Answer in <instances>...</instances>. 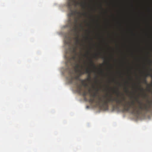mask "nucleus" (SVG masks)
Masks as SVG:
<instances>
[{
	"instance_id": "nucleus-15",
	"label": "nucleus",
	"mask_w": 152,
	"mask_h": 152,
	"mask_svg": "<svg viewBox=\"0 0 152 152\" xmlns=\"http://www.w3.org/2000/svg\"><path fill=\"white\" fill-rule=\"evenodd\" d=\"M79 27L80 28L81 30H83L84 28L81 23H80L79 24Z\"/></svg>"
},
{
	"instance_id": "nucleus-26",
	"label": "nucleus",
	"mask_w": 152,
	"mask_h": 152,
	"mask_svg": "<svg viewBox=\"0 0 152 152\" xmlns=\"http://www.w3.org/2000/svg\"><path fill=\"white\" fill-rule=\"evenodd\" d=\"M86 39H88V37H86Z\"/></svg>"
},
{
	"instance_id": "nucleus-19",
	"label": "nucleus",
	"mask_w": 152,
	"mask_h": 152,
	"mask_svg": "<svg viewBox=\"0 0 152 152\" xmlns=\"http://www.w3.org/2000/svg\"><path fill=\"white\" fill-rule=\"evenodd\" d=\"M99 54L100 55V58H102L104 59H105L106 57H105L103 56L102 55H101L100 54Z\"/></svg>"
},
{
	"instance_id": "nucleus-1",
	"label": "nucleus",
	"mask_w": 152,
	"mask_h": 152,
	"mask_svg": "<svg viewBox=\"0 0 152 152\" xmlns=\"http://www.w3.org/2000/svg\"><path fill=\"white\" fill-rule=\"evenodd\" d=\"M135 99L139 104L138 109H137L136 107L134 106L135 102L133 100H132L131 102H125L126 100V98L124 96L122 97L121 99L117 98H113L111 95H109L108 94H106L105 95H103L102 97H98L97 100L95 102L100 108L104 110H107L108 109V104L115 101L117 104L123 106L124 107V110L126 111H129L130 108H132L133 110L132 111V113L133 114L139 115L141 113L142 110L148 112L151 109L152 107V101L148 100V104H144L143 106H142V103L139 101L138 97H135Z\"/></svg>"
},
{
	"instance_id": "nucleus-23",
	"label": "nucleus",
	"mask_w": 152,
	"mask_h": 152,
	"mask_svg": "<svg viewBox=\"0 0 152 152\" xmlns=\"http://www.w3.org/2000/svg\"><path fill=\"white\" fill-rule=\"evenodd\" d=\"M148 88H149V89H148V90L149 91H150V86H149V85H148Z\"/></svg>"
},
{
	"instance_id": "nucleus-9",
	"label": "nucleus",
	"mask_w": 152,
	"mask_h": 152,
	"mask_svg": "<svg viewBox=\"0 0 152 152\" xmlns=\"http://www.w3.org/2000/svg\"><path fill=\"white\" fill-rule=\"evenodd\" d=\"M89 61L90 65V66L92 67L94 69H96V67L95 65L94 64L92 59L91 58H90L89 59Z\"/></svg>"
},
{
	"instance_id": "nucleus-17",
	"label": "nucleus",
	"mask_w": 152,
	"mask_h": 152,
	"mask_svg": "<svg viewBox=\"0 0 152 152\" xmlns=\"http://www.w3.org/2000/svg\"><path fill=\"white\" fill-rule=\"evenodd\" d=\"M125 92H126V93H129V91L128 89V88H127V87H126L125 88Z\"/></svg>"
},
{
	"instance_id": "nucleus-5",
	"label": "nucleus",
	"mask_w": 152,
	"mask_h": 152,
	"mask_svg": "<svg viewBox=\"0 0 152 152\" xmlns=\"http://www.w3.org/2000/svg\"><path fill=\"white\" fill-rule=\"evenodd\" d=\"M96 80L95 81V83L96 86V87H95V85H92V88L95 90L96 92L92 93V91L91 89L90 88L88 89V93L90 96L91 97H93L94 98L96 97L97 93L100 89V88H98V87L99 85L98 80L96 78Z\"/></svg>"
},
{
	"instance_id": "nucleus-2",
	"label": "nucleus",
	"mask_w": 152,
	"mask_h": 152,
	"mask_svg": "<svg viewBox=\"0 0 152 152\" xmlns=\"http://www.w3.org/2000/svg\"><path fill=\"white\" fill-rule=\"evenodd\" d=\"M86 5V2H81L77 1L76 0H67V6L69 10L70 11V12L68 14V16L71 17L76 14L81 15H85V13H82L80 12H78L77 10L73 11L72 10V6L74 5L75 6L77 5H80L83 8L85 9Z\"/></svg>"
},
{
	"instance_id": "nucleus-6",
	"label": "nucleus",
	"mask_w": 152,
	"mask_h": 152,
	"mask_svg": "<svg viewBox=\"0 0 152 152\" xmlns=\"http://www.w3.org/2000/svg\"><path fill=\"white\" fill-rule=\"evenodd\" d=\"M75 78L76 80H78L80 81L82 85L84 87H86L88 86V84L86 83V80H81L79 78V76H77L75 77Z\"/></svg>"
},
{
	"instance_id": "nucleus-12",
	"label": "nucleus",
	"mask_w": 152,
	"mask_h": 152,
	"mask_svg": "<svg viewBox=\"0 0 152 152\" xmlns=\"http://www.w3.org/2000/svg\"><path fill=\"white\" fill-rule=\"evenodd\" d=\"M77 90L79 93H81L82 91V86L80 85H77Z\"/></svg>"
},
{
	"instance_id": "nucleus-11",
	"label": "nucleus",
	"mask_w": 152,
	"mask_h": 152,
	"mask_svg": "<svg viewBox=\"0 0 152 152\" xmlns=\"http://www.w3.org/2000/svg\"><path fill=\"white\" fill-rule=\"evenodd\" d=\"M76 35L77 36V37L75 38V40H76V44L77 45H78L80 44V41L79 38V35L77 33H76Z\"/></svg>"
},
{
	"instance_id": "nucleus-4",
	"label": "nucleus",
	"mask_w": 152,
	"mask_h": 152,
	"mask_svg": "<svg viewBox=\"0 0 152 152\" xmlns=\"http://www.w3.org/2000/svg\"><path fill=\"white\" fill-rule=\"evenodd\" d=\"M84 66H81V69H78V71L77 72L79 73V76H81V75L84 74L85 73L88 74V77L87 79L85 80H86V81H91V72H95V70H91L90 69L88 68H86L85 71H83V69ZM87 84V83H86Z\"/></svg>"
},
{
	"instance_id": "nucleus-14",
	"label": "nucleus",
	"mask_w": 152,
	"mask_h": 152,
	"mask_svg": "<svg viewBox=\"0 0 152 152\" xmlns=\"http://www.w3.org/2000/svg\"><path fill=\"white\" fill-rule=\"evenodd\" d=\"M95 102V98L91 97L89 99V102L91 103H93Z\"/></svg>"
},
{
	"instance_id": "nucleus-16",
	"label": "nucleus",
	"mask_w": 152,
	"mask_h": 152,
	"mask_svg": "<svg viewBox=\"0 0 152 152\" xmlns=\"http://www.w3.org/2000/svg\"><path fill=\"white\" fill-rule=\"evenodd\" d=\"M138 89L140 91H144L143 88L142 87H141L140 86L138 88Z\"/></svg>"
},
{
	"instance_id": "nucleus-8",
	"label": "nucleus",
	"mask_w": 152,
	"mask_h": 152,
	"mask_svg": "<svg viewBox=\"0 0 152 152\" xmlns=\"http://www.w3.org/2000/svg\"><path fill=\"white\" fill-rule=\"evenodd\" d=\"M78 19H75V20L74 24H75L74 30L76 31H78V26L77 25V23L78 22Z\"/></svg>"
},
{
	"instance_id": "nucleus-21",
	"label": "nucleus",
	"mask_w": 152,
	"mask_h": 152,
	"mask_svg": "<svg viewBox=\"0 0 152 152\" xmlns=\"http://www.w3.org/2000/svg\"><path fill=\"white\" fill-rule=\"evenodd\" d=\"M76 51V48H74L73 50V52L75 53Z\"/></svg>"
},
{
	"instance_id": "nucleus-24",
	"label": "nucleus",
	"mask_w": 152,
	"mask_h": 152,
	"mask_svg": "<svg viewBox=\"0 0 152 152\" xmlns=\"http://www.w3.org/2000/svg\"><path fill=\"white\" fill-rule=\"evenodd\" d=\"M100 7L101 9H102V6L101 4L100 5Z\"/></svg>"
},
{
	"instance_id": "nucleus-25",
	"label": "nucleus",
	"mask_w": 152,
	"mask_h": 152,
	"mask_svg": "<svg viewBox=\"0 0 152 152\" xmlns=\"http://www.w3.org/2000/svg\"><path fill=\"white\" fill-rule=\"evenodd\" d=\"M100 73H102V74L103 73V71H102V70H101V71H100Z\"/></svg>"
},
{
	"instance_id": "nucleus-10",
	"label": "nucleus",
	"mask_w": 152,
	"mask_h": 152,
	"mask_svg": "<svg viewBox=\"0 0 152 152\" xmlns=\"http://www.w3.org/2000/svg\"><path fill=\"white\" fill-rule=\"evenodd\" d=\"M73 24V22H72L71 19L70 18L69 19L68 23L67 25V26L71 28Z\"/></svg>"
},
{
	"instance_id": "nucleus-3",
	"label": "nucleus",
	"mask_w": 152,
	"mask_h": 152,
	"mask_svg": "<svg viewBox=\"0 0 152 152\" xmlns=\"http://www.w3.org/2000/svg\"><path fill=\"white\" fill-rule=\"evenodd\" d=\"M76 55L73 56L72 57H68L67 58V60L66 62V64L67 65L68 64L71 65H72L73 62H75V68L76 72L78 71V69H80V68L81 69V66L83 65H80L79 64L77 63L76 62Z\"/></svg>"
},
{
	"instance_id": "nucleus-27",
	"label": "nucleus",
	"mask_w": 152,
	"mask_h": 152,
	"mask_svg": "<svg viewBox=\"0 0 152 152\" xmlns=\"http://www.w3.org/2000/svg\"><path fill=\"white\" fill-rule=\"evenodd\" d=\"M149 61H150L151 62H152V61H151L150 60H149Z\"/></svg>"
},
{
	"instance_id": "nucleus-13",
	"label": "nucleus",
	"mask_w": 152,
	"mask_h": 152,
	"mask_svg": "<svg viewBox=\"0 0 152 152\" xmlns=\"http://www.w3.org/2000/svg\"><path fill=\"white\" fill-rule=\"evenodd\" d=\"M88 94H89L88 91L87 92L86 90H84L83 92V95L84 97H86Z\"/></svg>"
},
{
	"instance_id": "nucleus-20",
	"label": "nucleus",
	"mask_w": 152,
	"mask_h": 152,
	"mask_svg": "<svg viewBox=\"0 0 152 152\" xmlns=\"http://www.w3.org/2000/svg\"><path fill=\"white\" fill-rule=\"evenodd\" d=\"M143 97L145 98L148 97L147 95V94H145V93L143 94Z\"/></svg>"
},
{
	"instance_id": "nucleus-7",
	"label": "nucleus",
	"mask_w": 152,
	"mask_h": 152,
	"mask_svg": "<svg viewBox=\"0 0 152 152\" xmlns=\"http://www.w3.org/2000/svg\"><path fill=\"white\" fill-rule=\"evenodd\" d=\"M148 76H151V74L149 72L145 74L143 80V83L145 84H147L146 78Z\"/></svg>"
},
{
	"instance_id": "nucleus-22",
	"label": "nucleus",
	"mask_w": 152,
	"mask_h": 152,
	"mask_svg": "<svg viewBox=\"0 0 152 152\" xmlns=\"http://www.w3.org/2000/svg\"><path fill=\"white\" fill-rule=\"evenodd\" d=\"M116 93L118 94V95L119 94V91L118 89L117 90V91L116 92Z\"/></svg>"
},
{
	"instance_id": "nucleus-18",
	"label": "nucleus",
	"mask_w": 152,
	"mask_h": 152,
	"mask_svg": "<svg viewBox=\"0 0 152 152\" xmlns=\"http://www.w3.org/2000/svg\"><path fill=\"white\" fill-rule=\"evenodd\" d=\"M94 58H96L97 59L99 58V56H98V54H95L94 56Z\"/></svg>"
}]
</instances>
